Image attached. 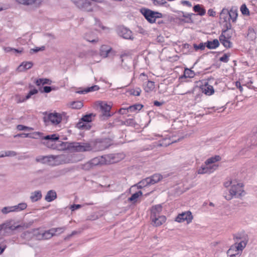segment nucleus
Returning <instances> with one entry per match:
<instances>
[{"label":"nucleus","instance_id":"obj_1","mask_svg":"<svg viewBox=\"0 0 257 257\" xmlns=\"http://www.w3.org/2000/svg\"><path fill=\"white\" fill-rule=\"evenodd\" d=\"M114 156L113 155H109L105 157L100 156L94 158L91 160L89 162L84 165L86 168L91 167L93 166L103 165L106 164H111L116 162L117 161L114 160Z\"/></svg>","mask_w":257,"mask_h":257},{"label":"nucleus","instance_id":"obj_2","mask_svg":"<svg viewBox=\"0 0 257 257\" xmlns=\"http://www.w3.org/2000/svg\"><path fill=\"white\" fill-rule=\"evenodd\" d=\"M246 245V242L244 240L240 241L238 243L235 242L227 250V255L229 257H239Z\"/></svg>","mask_w":257,"mask_h":257},{"label":"nucleus","instance_id":"obj_3","mask_svg":"<svg viewBox=\"0 0 257 257\" xmlns=\"http://www.w3.org/2000/svg\"><path fill=\"white\" fill-rule=\"evenodd\" d=\"M140 12L145 19L150 23H155L157 18H161L163 17L162 13L147 8L141 9Z\"/></svg>","mask_w":257,"mask_h":257},{"label":"nucleus","instance_id":"obj_4","mask_svg":"<svg viewBox=\"0 0 257 257\" xmlns=\"http://www.w3.org/2000/svg\"><path fill=\"white\" fill-rule=\"evenodd\" d=\"M243 186V184L241 183H237L236 185L233 184L231 185V187L229 190V195L225 196L226 199L230 200L233 196L240 197L243 196L244 195Z\"/></svg>","mask_w":257,"mask_h":257},{"label":"nucleus","instance_id":"obj_5","mask_svg":"<svg viewBox=\"0 0 257 257\" xmlns=\"http://www.w3.org/2000/svg\"><path fill=\"white\" fill-rule=\"evenodd\" d=\"M95 116V114L92 113L84 115L76 124L77 127L81 130H89L91 128V125L89 123L92 121V117Z\"/></svg>","mask_w":257,"mask_h":257},{"label":"nucleus","instance_id":"obj_6","mask_svg":"<svg viewBox=\"0 0 257 257\" xmlns=\"http://www.w3.org/2000/svg\"><path fill=\"white\" fill-rule=\"evenodd\" d=\"M64 158V155H48L45 156H39L36 158V161L38 162H41L43 164H48L51 165H55V161L59 159L63 160Z\"/></svg>","mask_w":257,"mask_h":257},{"label":"nucleus","instance_id":"obj_7","mask_svg":"<svg viewBox=\"0 0 257 257\" xmlns=\"http://www.w3.org/2000/svg\"><path fill=\"white\" fill-rule=\"evenodd\" d=\"M71 148L79 152L90 151L92 149L91 145L87 143L74 142L71 144Z\"/></svg>","mask_w":257,"mask_h":257},{"label":"nucleus","instance_id":"obj_8","mask_svg":"<svg viewBox=\"0 0 257 257\" xmlns=\"http://www.w3.org/2000/svg\"><path fill=\"white\" fill-rule=\"evenodd\" d=\"M59 136L56 134H52L51 135H47L44 137H42V139L45 140L42 143L45 146L47 147L48 148L55 149L56 148V146H55L54 143L55 141H58L59 140Z\"/></svg>","mask_w":257,"mask_h":257},{"label":"nucleus","instance_id":"obj_9","mask_svg":"<svg viewBox=\"0 0 257 257\" xmlns=\"http://www.w3.org/2000/svg\"><path fill=\"white\" fill-rule=\"evenodd\" d=\"M79 9L87 12L92 11V4L88 0H72Z\"/></svg>","mask_w":257,"mask_h":257},{"label":"nucleus","instance_id":"obj_10","mask_svg":"<svg viewBox=\"0 0 257 257\" xmlns=\"http://www.w3.org/2000/svg\"><path fill=\"white\" fill-rule=\"evenodd\" d=\"M44 121L45 123L50 121L54 125H57L60 123L62 120V115L57 112L50 113L47 117H44Z\"/></svg>","mask_w":257,"mask_h":257},{"label":"nucleus","instance_id":"obj_11","mask_svg":"<svg viewBox=\"0 0 257 257\" xmlns=\"http://www.w3.org/2000/svg\"><path fill=\"white\" fill-rule=\"evenodd\" d=\"M27 207V205L26 203H21L17 205L4 207L2 209V212L4 214H7L12 212H19L24 210Z\"/></svg>","mask_w":257,"mask_h":257},{"label":"nucleus","instance_id":"obj_12","mask_svg":"<svg viewBox=\"0 0 257 257\" xmlns=\"http://www.w3.org/2000/svg\"><path fill=\"white\" fill-rule=\"evenodd\" d=\"M19 3L30 6L32 10L39 8L42 2V0H16Z\"/></svg>","mask_w":257,"mask_h":257},{"label":"nucleus","instance_id":"obj_13","mask_svg":"<svg viewBox=\"0 0 257 257\" xmlns=\"http://www.w3.org/2000/svg\"><path fill=\"white\" fill-rule=\"evenodd\" d=\"M193 218V216L190 211H188L182 212L178 214V222H182L186 221L188 224L192 221Z\"/></svg>","mask_w":257,"mask_h":257},{"label":"nucleus","instance_id":"obj_14","mask_svg":"<svg viewBox=\"0 0 257 257\" xmlns=\"http://www.w3.org/2000/svg\"><path fill=\"white\" fill-rule=\"evenodd\" d=\"M118 35L125 39H132V33L131 30L123 26L119 27L117 28Z\"/></svg>","mask_w":257,"mask_h":257},{"label":"nucleus","instance_id":"obj_15","mask_svg":"<svg viewBox=\"0 0 257 257\" xmlns=\"http://www.w3.org/2000/svg\"><path fill=\"white\" fill-rule=\"evenodd\" d=\"M218 167V166L215 164H213L211 166L206 165L204 166H202L200 168H199L198 171V174H203L205 173H211L213 171L215 170Z\"/></svg>","mask_w":257,"mask_h":257},{"label":"nucleus","instance_id":"obj_16","mask_svg":"<svg viewBox=\"0 0 257 257\" xmlns=\"http://www.w3.org/2000/svg\"><path fill=\"white\" fill-rule=\"evenodd\" d=\"M194 14L193 13L188 14V13H184L183 12H178V19L179 20L180 22H183L184 23H190L192 22V20L191 19V16L194 15Z\"/></svg>","mask_w":257,"mask_h":257},{"label":"nucleus","instance_id":"obj_17","mask_svg":"<svg viewBox=\"0 0 257 257\" xmlns=\"http://www.w3.org/2000/svg\"><path fill=\"white\" fill-rule=\"evenodd\" d=\"M231 37V34L226 35H220L219 38L222 44L226 48H230L232 46V43L228 40Z\"/></svg>","mask_w":257,"mask_h":257},{"label":"nucleus","instance_id":"obj_18","mask_svg":"<svg viewBox=\"0 0 257 257\" xmlns=\"http://www.w3.org/2000/svg\"><path fill=\"white\" fill-rule=\"evenodd\" d=\"M99 106L103 115L106 116H110L109 112L111 109V106L109 105H108L104 102H101L99 103Z\"/></svg>","mask_w":257,"mask_h":257},{"label":"nucleus","instance_id":"obj_19","mask_svg":"<svg viewBox=\"0 0 257 257\" xmlns=\"http://www.w3.org/2000/svg\"><path fill=\"white\" fill-rule=\"evenodd\" d=\"M42 135L43 134L40 132H35L33 134L22 133L15 135L14 137L30 138L32 139H36L38 138L37 136H39V137H42Z\"/></svg>","mask_w":257,"mask_h":257},{"label":"nucleus","instance_id":"obj_20","mask_svg":"<svg viewBox=\"0 0 257 257\" xmlns=\"http://www.w3.org/2000/svg\"><path fill=\"white\" fill-rule=\"evenodd\" d=\"M162 209V206L160 204L153 206L151 209V218L157 217L158 216H160Z\"/></svg>","mask_w":257,"mask_h":257},{"label":"nucleus","instance_id":"obj_21","mask_svg":"<svg viewBox=\"0 0 257 257\" xmlns=\"http://www.w3.org/2000/svg\"><path fill=\"white\" fill-rule=\"evenodd\" d=\"M33 63L32 62H23L17 68L20 72H23L32 68Z\"/></svg>","mask_w":257,"mask_h":257},{"label":"nucleus","instance_id":"obj_22","mask_svg":"<svg viewBox=\"0 0 257 257\" xmlns=\"http://www.w3.org/2000/svg\"><path fill=\"white\" fill-rule=\"evenodd\" d=\"M152 221L156 226H160L162 225L166 221V217L164 215L158 216L157 217L151 218Z\"/></svg>","mask_w":257,"mask_h":257},{"label":"nucleus","instance_id":"obj_23","mask_svg":"<svg viewBox=\"0 0 257 257\" xmlns=\"http://www.w3.org/2000/svg\"><path fill=\"white\" fill-rule=\"evenodd\" d=\"M229 20H231L232 22L234 23L236 22L238 14H237V9L235 7H232L229 11Z\"/></svg>","mask_w":257,"mask_h":257},{"label":"nucleus","instance_id":"obj_24","mask_svg":"<svg viewBox=\"0 0 257 257\" xmlns=\"http://www.w3.org/2000/svg\"><path fill=\"white\" fill-rule=\"evenodd\" d=\"M57 198L56 192L53 190L49 191L45 196V199L47 202H51Z\"/></svg>","mask_w":257,"mask_h":257},{"label":"nucleus","instance_id":"obj_25","mask_svg":"<svg viewBox=\"0 0 257 257\" xmlns=\"http://www.w3.org/2000/svg\"><path fill=\"white\" fill-rule=\"evenodd\" d=\"M206 47L209 49H214L219 45V41L217 39H214L212 41H207L206 43Z\"/></svg>","mask_w":257,"mask_h":257},{"label":"nucleus","instance_id":"obj_26","mask_svg":"<svg viewBox=\"0 0 257 257\" xmlns=\"http://www.w3.org/2000/svg\"><path fill=\"white\" fill-rule=\"evenodd\" d=\"M13 221H10L3 224V229H8L10 230H14L16 229L21 227V226L19 225H14L13 224Z\"/></svg>","mask_w":257,"mask_h":257},{"label":"nucleus","instance_id":"obj_27","mask_svg":"<svg viewBox=\"0 0 257 257\" xmlns=\"http://www.w3.org/2000/svg\"><path fill=\"white\" fill-rule=\"evenodd\" d=\"M194 76L195 73L193 71L191 70L190 69L186 68L184 70L183 75L179 77V80H182V79H183L184 78H193Z\"/></svg>","mask_w":257,"mask_h":257},{"label":"nucleus","instance_id":"obj_28","mask_svg":"<svg viewBox=\"0 0 257 257\" xmlns=\"http://www.w3.org/2000/svg\"><path fill=\"white\" fill-rule=\"evenodd\" d=\"M42 197L41 191H36L31 194L30 199L32 202H36L41 199Z\"/></svg>","mask_w":257,"mask_h":257},{"label":"nucleus","instance_id":"obj_29","mask_svg":"<svg viewBox=\"0 0 257 257\" xmlns=\"http://www.w3.org/2000/svg\"><path fill=\"white\" fill-rule=\"evenodd\" d=\"M111 48L107 45H102L100 49V55L103 58H106Z\"/></svg>","mask_w":257,"mask_h":257},{"label":"nucleus","instance_id":"obj_30","mask_svg":"<svg viewBox=\"0 0 257 257\" xmlns=\"http://www.w3.org/2000/svg\"><path fill=\"white\" fill-rule=\"evenodd\" d=\"M229 10L227 9L223 8L220 13V19L222 21H229Z\"/></svg>","mask_w":257,"mask_h":257},{"label":"nucleus","instance_id":"obj_31","mask_svg":"<svg viewBox=\"0 0 257 257\" xmlns=\"http://www.w3.org/2000/svg\"><path fill=\"white\" fill-rule=\"evenodd\" d=\"M149 178L150 180V183L151 184V185H153L161 181L163 178V177L161 174H156Z\"/></svg>","mask_w":257,"mask_h":257},{"label":"nucleus","instance_id":"obj_32","mask_svg":"<svg viewBox=\"0 0 257 257\" xmlns=\"http://www.w3.org/2000/svg\"><path fill=\"white\" fill-rule=\"evenodd\" d=\"M203 92H204L205 94L207 95H211L214 92V89L212 85H209L208 83H206L202 88Z\"/></svg>","mask_w":257,"mask_h":257},{"label":"nucleus","instance_id":"obj_33","mask_svg":"<svg viewBox=\"0 0 257 257\" xmlns=\"http://www.w3.org/2000/svg\"><path fill=\"white\" fill-rule=\"evenodd\" d=\"M223 27L222 30V33L221 35H226V33L228 30L231 29V25L230 23V21H222Z\"/></svg>","mask_w":257,"mask_h":257},{"label":"nucleus","instance_id":"obj_34","mask_svg":"<svg viewBox=\"0 0 257 257\" xmlns=\"http://www.w3.org/2000/svg\"><path fill=\"white\" fill-rule=\"evenodd\" d=\"M193 11L201 16L204 15L206 13L205 10L198 4L194 6Z\"/></svg>","mask_w":257,"mask_h":257},{"label":"nucleus","instance_id":"obj_35","mask_svg":"<svg viewBox=\"0 0 257 257\" xmlns=\"http://www.w3.org/2000/svg\"><path fill=\"white\" fill-rule=\"evenodd\" d=\"M252 136L250 140L253 145H257V125L254 126L251 131Z\"/></svg>","mask_w":257,"mask_h":257},{"label":"nucleus","instance_id":"obj_36","mask_svg":"<svg viewBox=\"0 0 257 257\" xmlns=\"http://www.w3.org/2000/svg\"><path fill=\"white\" fill-rule=\"evenodd\" d=\"M247 38L248 40L251 41H253L256 38V33L252 27H249L248 29Z\"/></svg>","mask_w":257,"mask_h":257},{"label":"nucleus","instance_id":"obj_37","mask_svg":"<svg viewBox=\"0 0 257 257\" xmlns=\"http://www.w3.org/2000/svg\"><path fill=\"white\" fill-rule=\"evenodd\" d=\"M221 160V157L219 156H215L214 157H211L208 159L205 162V165L211 166L212 164L216 162L219 161Z\"/></svg>","mask_w":257,"mask_h":257},{"label":"nucleus","instance_id":"obj_38","mask_svg":"<svg viewBox=\"0 0 257 257\" xmlns=\"http://www.w3.org/2000/svg\"><path fill=\"white\" fill-rule=\"evenodd\" d=\"M52 83V81L49 79L47 78H40L37 79L36 81V84L37 86H40L41 84H51Z\"/></svg>","mask_w":257,"mask_h":257},{"label":"nucleus","instance_id":"obj_39","mask_svg":"<svg viewBox=\"0 0 257 257\" xmlns=\"http://www.w3.org/2000/svg\"><path fill=\"white\" fill-rule=\"evenodd\" d=\"M99 87L97 85H93L91 87H88L87 88L82 91H78L77 92L78 93H86L91 91H96L99 89Z\"/></svg>","mask_w":257,"mask_h":257},{"label":"nucleus","instance_id":"obj_40","mask_svg":"<svg viewBox=\"0 0 257 257\" xmlns=\"http://www.w3.org/2000/svg\"><path fill=\"white\" fill-rule=\"evenodd\" d=\"M143 107V105L141 104H136L131 106H130L127 108V111H130L131 112L135 111V110H140Z\"/></svg>","mask_w":257,"mask_h":257},{"label":"nucleus","instance_id":"obj_41","mask_svg":"<svg viewBox=\"0 0 257 257\" xmlns=\"http://www.w3.org/2000/svg\"><path fill=\"white\" fill-rule=\"evenodd\" d=\"M142 192L141 191H139L133 194L128 200L130 201L135 202L139 197L142 195Z\"/></svg>","mask_w":257,"mask_h":257},{"label":"nucleus","instance_id":"obj_42","mask_svg":"<svg viewBox=\"0 0 257 257\" xmlns=\"http://www.w3.org/2000/svg\"><path fill=\"white\" fill-rule=\"evenodd\" d=\"M155 88L154 82L151 81H148L145 88V90L147 92L152 91Z\"/></svg>","mask_w":257,"mask_h":257},{"label":"nucleus","instance_id":"obj_43","mask_svg":"<svg viewBox=\"0 0 257 257\" xmlns=\"http://www.w3.org/2000/svg\"><path fill=\"white\" fill-rule=\"evenodd\" d=\"M121 124L127 126H135L136 125V122L134 119L129 118L125 120V121H121Z\"/></svg>","mask_w":257,"mask_h":257},{"label":"nucleus","instance_id":"obj_44","mask_svg":"<svg viewBox=\"0 0 257 257\" xmlns=\"http://www.w3.org/2000/svg\"><path fill=\"white\" fill-rule=\"evenodd\" d=\"M66 229V227L65 226L61 227H57V228H51V230H54L53 231V233L54 235H57L58 233V234H60L62 233H63Z\"/></svg>","mask_w":257,"mask_h":257},{"label":"nucleus","instance_id":"obj_45","mask_svg":"<svg viewBox=\"0 0 257 257\" xmlns=\"http://www.w3.org/2000/svg\"><path fill=\"white\" fill-rule=\"evenodd\" d=\"M71 105L73 108L80 109L83 106V103L81 101H73L71 103Z\"/></svg>","mask_w":257,"mask_h":257},{"label":"nucleus","instance_id":"obj_46","mask_svg":"<svg viewBox=\"0 0 257 257\" xmlns=\"http://www.w3.org/2000/svg\"><path fill=\"white\" fill-rule=\"evenodd\" d=\"M17 155V153L13 151H8L5 152V154L0 155V157H14Z\"/></svg>","mask_w":257,"mask_h":257},{"label":"nucleus","instance_id":"obj_47","mask_svg":"<svg viewBox=\"0 0 257 257\" xmlns=\"http://www.w3.org/2000/svg\"><path fill=\"white\" fill-rule=\"evenodd\" d=\"M54 230H51V228L45 231V239H49L52 238L53 236H54V234L53 233V231Z\"/></svg>","mask_w":257,"mask_h":257},{"label":"nucleus","instance_id":"obj_48","mask_svg":"<svg viewBox=\"0 0 257 257\" xmlns=\"http://www.w3.org/2000/svg\"><path fill=\"white\" fill-rule=\"evenodd\" d=\"M240 11L243 15L248 16L249 15V12L245 4L242 5L240 7Z\"/></svg>","mask_w":257,"mask_h":257},{"label":"nucleus","instance_id":"obj_49","mask_svg":"<svg viewBox=\"0 0 257 257\" xmlns=\"http://www.w3.org/2000/svg\"><path fill=\"white\" fill-rule=\"evenodd\" d=\"M52 177L53 178H57L63 174V171L61 170H54L51 173Z\"/></svg>","mask_w":257,"mask_h":257},{"label":"nucleus","instance_id":"obj_50","mask_svg":"<svg viewBox=\"0 0 257 257\" xmlns=\"http://www.w3.org/2000/svg\"><path fill=\"white\" fill-rule=\"evenodd\" d=\"M193 46H194V48L196 51H197L199 49L203 50L205 49L206 44H205V43H201L198 45L196 44H194L193 45Z\"/></svg>","mask_w":257,"mask_h":257},{"label":"nucleus","instance_id":"obj_51","mask_svg":"<svg viewBox=\"0 0 257 257\" xmlns=\"http://www.w3.org/2000/svg\"><path fill=\"white\" fill-rule=\"evenodd\" d=\"M19 131H32L33 130L32 127L26 126L22 124H19L17 126Z\"/></svg>","mask_w":257,"mask_h":257},{"label":"nucleus","instance_id":"obj_52","mask_svg":"<svg viewBox=\"0 0 257 257\" xmlns=\"http://www.w3.org/2000/svg\"><path fill=\"white\" fill-rule=\"evenodd\" d=\"M139 184L141 185H143V187H146L149 185H150L149 178L147 177L144 179H143L139 182Z\"/></svg>","mask_w":257,"mask_h":257},{"label":"nucleus","instance_id":"obj_53","mask_svg":"<svg viewBox=\"0 0 257 257\" xmlns=\"http://www.w3.org/2000/svg\"><path fill=\"white\" fill-rule=\"evenodd\" d=\"M155 6H162L167 3L165 0H152Z\"/></svg>","mask_w":257,"mask_h":257},{"label":"nucleus","instance_id":"obj_54","mask_svg":"<svg viewBox=\"0 0 257 257\" xmlns=\"http://www.w3.org/2000/svg\"><path fill=\"white\" fill-rule=\"evenodd\" d=\"M38 92V91L36 89H34L33 90H30L29 91V92L28 93V94L26 96V98L24 100H27V99H29L31 97L32 95L37 93Z\"/></svg>","mask_w":257,"mask_h":257},{"label":"nucleus","instance_id":"obj_55","mask_svg":"<svg viewBox=\"0 0 257 257\" xmlns=\"http://www.w3.org/2000/svg\"><path fill=\"white\" fill-rule=\"evenodd\" d=\"M1 240H0V254H2V253L4 251L5 249L7 247V245L6 243L3 241V239L1 238Z\"/></svg>","mask_w":257,"mask_h":257},{"label":"nucleus","instance_id":"obj_56","mask_svg":"<svg viewBox=\"0 0 257 257\" xmlns=\"http://www.w3.org/2000/svg\"><path fill=\"white\" fill-rule=\"evenodd\" d=\"M243 236L241 234L238 233L233 235V239L235 241V242L238 243V241L240 240L241 241L243 240Z\"/></svg>","mask_w":257,"mask_h":257},{"label":"nucleus","instance_id":"obj_57","mask_svg":"<svg viewBox=\"0 0 257 257\" xmlns=\"http://www.w3.org/2000/svg\"><path fill=\"white\" fill-rule=\"evenodd\" d=\"M230 55L228 54H224L223 56L219 58V60L221 62L227 63L229 60V57Z\"/></svg>","mask_w":257,"mask_h":257},{"label":"nucleus","instance_id":"obj_58","mask_svg":"<svg viewBox=\"0 0 257 257\" xmlns=\"http://www.w3.org/2000/svg\"><path fill=\"white\" fill-rule=\"evenodd\" d=\"M141 92V90L140 88H137L136 89H132L130 90V94L131 95H135V96H139L140 95Z\"/></svg>","mask_w":257,"mask_h":257},{"label":"nucleus","instance_id":"obj_59","mask_svg":"<svg viewBox=\"0 0 257 257\" xmlns=\"http://www.w3.org/2000/svg\"><path fill=\"white\" fill-rule=\"evenodd\" d=\"M45 46H42L41 47H36L34 49H31L30 50V53L32 54L33 53H37L40 51H43L45 50Z\"/></svg>","mask_w":257,"mask_h":257},{"label":"nucleus","instance_id":"obj_60","mask_svg":"<svg viewBox=\"0 0 257 257\" xmlns=\"http://www.w3.org/2000/svg\"><path fill=\"white\" fill-rule=\"evenodd\" d=\"M42 231H40L39 229H34L33 230V233L35 237L38 239V236L41 235Z\"/></svg>","mask_w":257,"mask_h":257},{"label":"nucleus","instance_id":"obj_61","mask_svg":"<svg viewBox=\"0 0 257 257\" xmlns=\"http://www.w3.org/2000/svg\"><path fill=\"white\" fill-rule=\"evenodd\" d=\"M52 90V88L50 86H44L43 88V92L45 93H49Z\"/></svg>","mask_w":257,"mask_h":257},{"label":"nucleus","instance_id":"obj_62","mask_svg":"<svg viewBox=\"0 0 257 257\" xmlns=\"http://www.w3.org/2000/svg\"><path fill=\"white\" fill-rule=\"evenodd\" d=\"M81 207V205L79 204H73L71 206L70 209L72 211L79 209Z\"/></svg>","mask_w":257,"mask_h":257},{"label":"nucleus","instance_id":"obj_63","mask_svg":"<svg viewBox=\"0 0 257 257\" xmlns=\"http://www.w3.org/2000/svg\"><path fill=\"white\" fill-rule=\"evenodd\" d=\"M129 111H127V108H121L119 109L118 112L121 114H126L127 112H128Z\"/></svg>","mask_w":257,"mask_h":257},{"label":"nucleus","instance_id":"obj_64","mask_svg":"<svg viewBox=\"0 0 257 257\" xmlns=\"http://www.w3.org/2000/svg\"><path fill=\"white\" fill-rule=\"evenodd\" d=\"M181 4L183 5H186L188 7H191L192 6L191 3L188 1H182L181 2Z\"/></svg>","mask_w":257,"mask_h":257}]
</instances>
